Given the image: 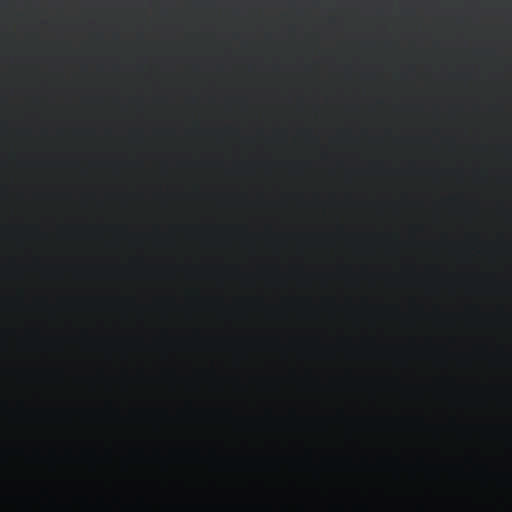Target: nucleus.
Instances as JSON below:
<instances>
[{
    "instance_id": "obj_1",
    "label": "nucleus",
    "mask_w": 512,
    "mask_h": 512,
    "mask_svg": "<svg viewBox=\"0 0 512 512\" xmlns=\"http://www.w3.org/2000/svg\"><path fill=\"white\" fill-rule=\"evenodd\" d=\"M385 132H386V134H389V129H388V128H386Z\"/></svg>"
},
{
    "instance_id": "obj_2",
    "label": "nucleus",
    "mask_w": 512,
    "mask_h": 512,
    "mask_svg": "<svg viewBox=\"0 0 512 512\" xmlns=\"http://www.w3.org/2000/svg\"><path fill=\"white\" fill-rule=\"evenodd\" d=\"M385 45H389V42H385Z\"/></svg>"
}]
</instances>
